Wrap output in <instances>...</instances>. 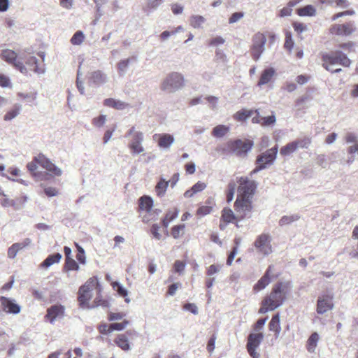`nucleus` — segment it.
I'll return each instance as SVG.
<instances>
[{
    "label": "nucleus",
    "instance_id": "49",
    "mask_svg": "<svg viewBox=\"0 0 358 358\" xmlns=\"http://www.w3.org/2000/svg\"><path fill=\"white\" fill-rule=\"evenodd\" d=\"M294 141L296 143L297 145V149L299 148H308L311 143V140L308 137H305L302 139H299Z\"/></svg>",
    "mask_w": 358,
    "mask_h": 358
},
{
    "label": "nucleus",
    "instance_id": "33",
    "mask_svg": "<svg viewBox=\"0 0 358 358\" xmlns=\"http://www.w3.org/2000/svg\"><path fill=\"white\" fill-rule=\"evenodd\" d=\"M169 185V182H167L166 179L161 178L155 187L157 195L159 197L164 196Z\"/></svg>",
    "mask_w": 358,
    "mask_h": 358
},
{
    "label": "nucleus",
    "instance_id": "37",
    "mask_svg": "<svg viewBox=\"0 0 358 358\" xmlns=\"http://www.w3.org/2000/svg\"><path fill=\"white\" fill-rule=\"evenodd\" d=\"M22 109V106L20 104H16L14 106L13 108L10 110L8 111L3 117V120L6 121H9L17 117Z\"/></svg>",
    "mask_w": 358,
    "mask_h": 358
},
{
    "label": "nucleus",
    "instance_id": "44",
    "mask_svg": "<svg viewBox=\"0 0 358 358\" xmlns=\"http://www.w3.org/2000/svg\"><path fill=\"white\" fill-rule=\"evenodd\" d=\"M113 289L117 292L120 296L126 297L128 294V291L124 288L119 282H113L112 283Z\"/></svg>",
    "mask_w": 358,
    "mask_h": 358
},
{
    "label": "nucleus",
    "instance_id": "56",
    "mask_svg": "<svg viewBox=\"0 0 358 358\" xmlns=\"http://www.w3.org/2000/svg\"><path fill=\"white\" fill-rule=\"evenodd\" d=\"M206 187V184L201 181H198L191 188L194 190V193H198L203 191Z\"/></svg>",
    "mask_w": 358,
    "mask_h": 358
},
{
    "label": "nucleus",
    "instance_id": "64",
    "mask_svg": "<svg viewBox=\"0 0 358 358\" xmlns=\"http://www.w3.org/2000/svg\"><path fill=\"white\" fill-rule=\"evenodd\" d=\"M285 46L289 50H291L294 46V41H292V34L290 33L287 32L286 34Z\"/></svg>",
    "mask_w": 358,
    "mask_h": 358
},
{
    "label": "nucleus",
    "instance_id": "32",
    "mask_svg": "<svg viewBox=\"0 0 358 358\" xmlns=\"http://www.w3.org/2000/svg\"><path fill=\"white\" fill-rule=\"evenodd\" d=\"M296 13L299 16H314L316 14V9L312 5H306L296 9Z\"/></svg>",
    "mask_w": 358,
    "mask_h": 358
},
{
    "label": "nucleus",
    "instance_id": "12",
    "mask_svg": "<svg viewBox=\"0 0 358 358\" xmlns=\"http://www.w3.org/2000/svg\"><path fill=\"white\" fill-rule=\"evenodd\" d=\"M0 302L3 311L8 314L17 315L21 311V306L17 304L14 299L1 296Z\"/></svg>",
    "mask_w": 358,
    "mask_h": 358
},
{
    "label": "nucleus",
    "instance_id": "28",
    "mask_svg": "<svg viewBox=\"0 0 358 358\" xmlns=\"http://www.w3.org/2000/svg\"><path fill=\"white\" fill-rule=\"evenodd\" d=\"M115 344L124 351L131 350V345L125 334H119L115 339Z\"/></svg>",
    "mask_w": 358,
    "mask_h": 358
},
{
    "label": "nucleus",
    "instance_id": "4",
    "mask_svg": "<svg viewBox=\"0 0 358 358\" xmlns=\"http://www.w3.org/2000/svg\"><path fill=\"white\" fill-rule=\"evenodd\" d=\"M253 146L251 140L243 141L241 139L229 141L227 143V149L229 152L236 154L238 157L246 155Z\"/></svg>",
    "mask_w": 358,
    "mask_h": 358
},
{
    "label": "nucleus",
    "instance_id": "6",
    "mask_svg": "<svg viewBox=\"0 0 358 358\" xmlns=\"http://www.w3.org/2000/svg\"><path fill=\"white\" fill-rule=\"evenodd\" d=\"M278 146L275 145L273 148L266 150L265 152L257 156L255 164H259L261 166H266V169L272 166L277 157Z\"/></svg>",
    "mask_w": 358,
    "mask_h": 358
},
{
    "label": "nucleus",
    "instance_id": "60",
    "mask_svg": "<svg viewBox=\"0 0 358 358\" xmlns=\"http://www.w3.org/2000/svg\"><path fill=\"white\" fill-rule=\"evenodd\" d=\"M125 315L122 313H110L108 315L109 321H115L122 320Z\"/></svg>",
    "mask_w": 358,
    "mask_h": 358
},
{
    "label": "nucleus",
    "instance_id": "58",
    "mask_svg": "<svg viewBox=\"0 0 358 358\" xmlns=\"http://www.w3.org/2000/svg\"><path fill=\"white\" fill-rule=\"evenodd\" d=\"M212 211V207L208 206H202L199 207L197 210V214L204 216L206 215Z\"/></svg>",
    "mask_w": 358,
    "mask_h": 358
},
{
    "label": "nucleus",
    "instance_id": "19",
    "mask_svg": "<svg viewBox=\"0 0 358 358\" xmlns=\"http://www.w3.org/2000/svg\"><path fill=\"white\" fill-rule=\"evenodd\" d=\"M272 266H269L266 269L264 275L257 281L254 285V290L259 292L264 289L271 282L270 273L271 271Z\"/></svg>",
    "mask_w": 358,
    "mask_h": 358
},
{
    "label": "nucleus",
    "instance_id": "2",
    "mask_svg": "<svg viewBox=\"0 0 358 358\" xmlns=\"http://www.w3.org/2000/svg\"><path fill=\"white\" fill-rule=\"evenodd\" d=\"M184 85V76L180 73L172 72L162 83L161 90L168 93H173L181 90Z\"/></svg>",
    "mask_w": 358,
    "mask_h": 358
},
{
    "label": "nucleus",
    "instance_id": "10",
    "mask_svg": "<svg viewBox=\"0 0 358 358\" xmlns=\"http://www.w3.org/2000/svg\"><path fill=\"white\" fill-rule=\"evenodd\" d=\"M270 236L268 234H262L258 236L254 242V246L258 251L264 255H269L271 252V246L269 244Z\"/></svg>",
    "mask_w": 358,
    "mask_h": 358
},
{
    "label": "nucleus",
    "instance_id": "47",
    "mask_svg": "<svg viewBox=\"0 0 358 358\" xmlns=\"http://www.w3.org/2000/svg\"><path fill=\"white\" fill-rule=\"evenodd\" d=\"M313 99V97L312 94L310 93L306 92L304 95L296 99V106L300 107L306 102L312 101Z\"/></svg>",
    "mask_w": 358,
    "mask_h": 358
},
{
    "label": "nucleus",
    "instance_id": "5",
    "mask_svg": "<svg viewBox=\"0 0 358 358\" xmlns=\"http://www.w3.org/2000/svg\"><path fill=\"white\" fill-rule=\"evenodd\" d=\"M266 43V38L264 34L258 32L253 36L250 53L254 60L257 61L259 59L264 51Z\"/></svg>",
    "mask_w": 358,
    "mask_h": 358
},
{
    "label": "nucleus",
    "instance_id": "36",
    "mask_svg": "<svg viewBox=\"0 0 358 358\" xmlns=\"http://www.w3.org/2000/svg\"><path fill=\"white\" fill-rule=\"evenodd\" d=\"M297 150V145L294 141H292L282 147L280 153L282 156H288Z\"/></svg>",
    "mask_w": 358,
    "mask_h": 358
},
{
    "label": "nucleus",
    "instance_id": "54",
    "mask_svg": "<svg viewBox=\"0 0 358 358\" xmlns=\"http://www.w3.org/2000/svg\"><path fill=\"white\" fill-rule=\"evenodd\" d=\"M106 121V115H101L98 117L93 119V124L97 127H101L105 124Z\"/></svg>",
    "mask_w": 358,
    "mask_h": 358
},
{
    "label": "nucleus",
    "instance_id": "1",
    "mask_svg": "<svg viewBox=\"0 0 358 358\" xmlns=\"http://www.w3.org/2000/svg\"><path fill=\"white\" fill-rule=\"evenodd\" d=\"M285 285L282 282L275 284L270 294L264 299V305L271 306V310H275L283 304L286 300Z\"/></svg>",
    "mask_w": 358,
    "mask_h": 358
},
{
    "label": "nucleus",
    "instance_id": "61",
    "mask_svg": "<svg viewBox=\"0 0 358 358\" xmlns=\"http://www.w3.org/2000/svg\"><path fill=\"white\" fill-rule=\"evenodd\" d=\"M238 251H237V247H234L231 250V251L230 252V253L228 255V257L227 259V264L228 266H231L234 259V257L236 255Z\"/></svg>",
    "mask_w": 358,
    "mask_h": 358
},
{
    "label": "nucleus",
    "instance_id": "7",
    "mask_svg": "<svg viewBox=\"0 0 358 358\" xmlns=\"http://www.w3.org/2000/svg\"><path fill=\"white\" fill-rule=\"evenodd\" d=\"M252 208V200L241 199L239 196L234 203V209L239 220L250 217Z\"/></svg>",
    "mask_w": 358,
    "mask_h": 358
},
{
    "label": "nucleus",
    "instance_id": "52",
    "mask_svg": "<svg viewBox=\"0 0 358 358\" xmlns=\"http://www.w3.org/2000/svg\"><path fill=\"white\" fill-rule=\"evenodd\" d=\"M185 224L175 225L171 229V236L173 238L177 239L180 237V233L181 230L185 229Z\"/></svg>",
    "mask_w": 358,
    "mask_h": 358
},
{
    "label": "nucleus",
    "instance_id": "51",
    "mask_svg": "<svg viewBox=\"0 0 358 358\" xmlns=\"http://www.w3.org/2000/svg\"><path fill=\"white\" fill-rule=\"evenodd\" d=\"M94 303L95 305L93 307L102 306L103 308H108L110 306V303L108 300L103 299L101 297V296H97Z\"/></svg>",
    "mask_w": 358,
    "mask_h": 358
},
{
    "label": "nucleus",
    "instance_id": "40",
    "mask_svg": "<svg viewBox=\"0 0 358 358\" xmlns=\"http://www.w3.org/2000/svg\"><path fill=\"white\" fill-rule=\"evenodd\" d=\"M236 189V184L234 181H231L229 182L227 185V203H230L234 199V194Z\"/></svg>",
    "mask_w": 358,
    "mask_h": 358
},
{
    "label": "nucleus",
    "instance_id": "18",
    "mask_svg": "<svg viewBox=\"0 0 358 358\" xmlns=\"http://www.w3.org/2000/svg\"><path fill=\"white\" fill-rule=\"evenodd\" d=\"M88 284H84L82 285L78 290V300L82 308L85 307L88 304L89 301L92 298V292L88 287Z\"/></svg>",
    "mask_w": 358,
    "mask_h": 358
},
{
    "label": "nucleus",
    "instance_id": "3",
    "mask_svg": "<svg viewBox=\"0 0 358 358\" xmlns=\"http://www.w3.org/2000/svg\"><path fill=\"white\" fill-rule=\"evenodd\" d=\"M237 182L239 183L238 192L241 199L252 200L256 189L257 183L255 180H250L247 177L237 178Z\"/></svg>",
    "mask_w": 358,
    "mask_h": 358
},
{
    "label": "nucleus",
    "instance_id": "20",
    "mask_svg": "<svg viewBox=\"0 0 358 358\" xmlns=\"http://www.w3.org/2000/svg\"><path fill=\"white\" fill-rule=\"evenodd\" d=\"M154 204L152 198L148 195H143L138 199L139 209L150 213Z\"/></svg>",
    "mask_w": 358,
    "mask_h": 358
},
{
    "label": "nucleus",
    "instance_id": "30",
    "mask_svg": "<svg viewBox=\"0 0 358 358\" xmlns=\"http://www.w3.org/2000/svg\"><path fill=\"white\" fill-rule=\"evenodd\" d=\"M300 218L301 216L298 213L292 214L290 215H284L279 220L278 224L280 227L289 225L293 222L298 221Z\"/></svg>",
    "mask_w": 358,
    "mask_h": 358
},
{
    "label": "nucleus",
    "instance_id": "24",
    "mask_svg": "<svg viewBox=\"0 0 358 358\" xmlns=\"http://www.w3.org/2000/svg\"><path fill=\"white\" fill-rule=\"evenodd\" d=\"M62 258V255L59 252L50 255L43 261L41 264V266L48 268L55 263L59 262Z\"/></svg>",
    "mask_w": 358,
    "mask_h": 358
},
{
    "label": "nucleus",
    "instance_id": "45",
    "mask_svg": "<svg viewBox=\"0 0 358 358\" xmlns=\"http://www.w3.org/2000/svg\"><path fill=\"white\" fill-rule=\"evenodd\" d=\"M129 322L127 320H124L122 322H114L110 324V331H122L126 328L129 324Z\"/></svg>",
    "mask_w": 358,
    "mask_h": 358
},
{
    "label": "nucleus",
    "instance_id": "57",
    "mask_svg": "<svg viewBox=\"0 0 358 358\" xmlns=\"http://www.w3.org/2000/svg\"><path fill=\"white\" fill-rule=\"evenodd\" d=\"M266 320L267 317L259 319L254 324L253 329L255 331H259V330H261L264 327Z\"/></svg>",
    "mask_w": 358,
    "mask_h": 358
},
{
    "label": "nucleus",
    "instance_id": "17",
    "mask_svg": "<svg viewBox=\"0 0 358 358\" xmlns=\"http://www.w3.org/2000/svg\"><path fill=\"white\" fill-rule=\"evenodd\" d=\"M64 314V307L62 305L50 306L47 311L46 317L51 324H53L57 318L62 317Z\"/></svg>",
    "mask_w": 358,
    "mask_h": 358
},
{
    "label": "nucleus",
    "instance_id": "50",
    "mask_svg": "<svg viewBox=\"0 0 358 358\" xmlns=\"http://www.w3.org/2000/svg\"><path fill=\"white\" fill-rule=\"evenodd\" d=\"M159 228L158 224H152L150 229V231L153 238L157 240H161L162 238V234L159 233Z\"/></svg>",
    "mask_w": 358,
    "mask_h": 358
},
{
    "label": "nucleus",
    "instance_id": "13",
    "mask_svg": "<svg viewBox=\"0 0 358 358\" xmlns=\"http://www.w3.org/2000/svg\"><path fill=\"white\" fill-rule=\"evenodd\" d=\"M264 338L263 333H250L248 337L246 348L248 353L257 352V350Z\"/></svg>",
    "mask_w": 358,
    "mask_h": 358
},
{
    "label": "nucleus",
    "instance_id": "39",
    "mask_svg": "<svg viewBox=\"0 0 358 358\" xmlns=\"http://www.w3.org/2000/svg\"><path fill=\"white\" fill-rule=\"evenodd\" d=\"M319 340V334L317 332L313 333L308 340L307 349L309 352H313L317 346Z\"/></svg>",
    "mask_w": 358,
    "mask_h": 358
},
{
    "label": "nucleus",
    "instance_id": "8",
    "mask_svg": "<svg viewBox=\"0 0 358 358\" xmlns=\"http://www.w3.org/2000/svg\"><path fill=\"white\" fill-rule=\"evenodd\" d=\"M323 61L329 65L339 64L343 66H350L351 64L350 59L341 50H336L331 54L324 55Z\"/></svg>",
    "mask_w": 358,
    "mask_h": 358
},
{
    "label": "nucleus",
    "instance_id": "41",
    "mask_svg": "<svg viewBox=\"0 0 358 358\" xmlns=\"http://www.w3.org/2000/svg\"><path fill=\"white\" fill-rule=\"evenodd\" d=\"M28 196L26 195L22 196L21 197L17 198L16 199H13L15 205L13 206V208L15 210H19L23 208L25 206V203L28 201Z\"/></svg>",
    "mask_w": 358,
    "mask_h": 358
},
{
    "label": "nucleus",
    "instance_id": "59",
    "mask_svg": "<svg viewBox=\"0 0 358 358\" xmlns=\"http://www.w3.org/2000/svg\"><path fill=\"white\" fill-rule=\"evenodd\" d=\"M98 329H99V332L102 334L107 335L112 332V331H110V324L108 325L106 323L101 324L98 327Z\"/></svg>",
    "mask_w": 358,
    "mask_h": 358
},
{
    "label": "nucleus",
    "instance_id": "25",
    "mask_svg": "<svg viewBox=\"0 0 358 358\" xmlns=\"http://www.w3.org/2000/svg\"><path fill=\"white\" fill-rule=\"evenodd\" d=\"M333 305L329 303L328 299L324 298H319L317 303V313L319 315H322L327 312L329 310L332 309Z\"/></svg>",
    "mask_w": 358,
    "mask_h": 358
},
{
    "label": "nucleus",
    "instance_id": "35",
    "mask_svg": "<svg viewBox=\"0 0 358 358\" xmlns=\"http://www.w3.org/2000/svg\"><path fill=\"white\" fill-rule=\"evenodd\" d=\"M238 217L234 213L231 209L224 208L222 210V220H223L227 224L232 222L234 220Z\"/></svg>",
    "mask_w": 358,
    "mask_h": 358
},
{
    "label": "nucleus",
    "instance_id": "9",
    "mask_svg": "<svg viewBox=\"0 0 358 358\" xmlns=\"http://www.w3.org/2000/svg\"><path fill=\"white\" fill-rule=\"evenodd\" d=\"M34 161L39 164L48 171L50 172L53 176H60L62 174V169L53 164L50 159L47 158L43 154H39L37 157H35Z\"/></svg>",
    "mask_w": 358,
    "mask_h": 358
},
{
    "label": "nucleus",
    "instance_id": "43",
    "mask_svg": "<svg viewBox=\"0 0 358 358\" xmlns=\"http://www.w3.org/2000/svg\"><path fill=\"white\" fill-rule=\"evenodd\" d=\"M85 38L84 34L82 31H77L71 38V43L73 45H80Z\"/></svg>",
    "mask_w": 358,
    "mask_h": 358
},
{
    "label": "nucleus",
    "instance_id": "27",
    "mask_svg": "<svg viewBox=\"0 0 358 358\" xmlns=\"http://www.w3.org/2000/svg\"><path fill=\"white\" fill-rule=\"evenodd\" d=\"M268 328L270 331L275 332V338H278L281 331L280 316L278 314H275L272 317L268 324Z\"/></svg>",
    "mask_w": 358,
    "mask_h": 358
},
{
    "label": "nucleus",
    "instance_id": "21",
    "mask_svg": "<svg viewBox=\"0 0 358 358\" xmlns=\"http://www.w3.org/2000/svg\"><path fill=\"white\" fill-rule=\"evenodd\" d=\"M275 71L273 68L269 67L265 69L261 74L260 78L258 81L257 85L262 86L268 83L273 76H274Z\"/></svg>",
    "mask_w": 358,
    "mask_h": 358
},
{
    "label": "nucleus",
    "instance_id": "48",
    "mask_svg": "<svg viewBox=\"0 0 358 358\" xmlns=\"http://www.w3.org/2000/svg\"><path fill=\"white\" fill-rule=\"evenodd\" d=\"M205 22V18L201 15H192L191 24L194 28H199Z\"/></svg>",
    "mask_w": 358,
    "mask_h": 358
},
{
    "label": "nucleus",
    "instance_id": "11",
    "mask_svg": "<svg viewBox=\"0 0 358 358\" xmlns=\"http://www.w3.org/2000/svg\"><path fill=\"white\" fill-rule=\"evenodd\" d=\"M356 30L355 22L350 21L345 24H335L331 27V32L338 36H349Z\"/></svg>",
    "mask_w": 358,
    "mask_h": 358
},
{
    "label": "nucleus",
    "instance_id": "14",
    "mask_svg": "<svg viewBox=\"0 0 358 358\" xmlns=\"http://www.w3.org/2000/svg\"><path fill=\"white\" fill-rule=\"evenodd\" d=\"M276 122V117L274 112H271V115L267 117L260 115L259 109H255V116L252 117V122L255 124H260L262 127H270L273 125Z\"/></svg>",
    "mask_w": 358,
    "mask_h": 358
},
{
    "label": "nucleus",
    "instance_id": "42",
    "mask_svg": "<svg viewBox=\"0 0 358 358\" xmlns=\"http://www.w3.org/2000/svg\"><path fill=\"white\" fill-rule=\"evenodd\" d=\"M80 268L79 265L73 259H66L65 260L64 269L66 271H78Z\"/></svg>",
    "mask_w": 358,
    "mask_h": 358
},
{
    "label": "nucleus",
    "instance_id": "34",
    "mask_svg": "<svg viewBox=\"0 0 358 358\" xmlns=\"http://www.w3.org/2000/svg\"><path fill=\"white\" fill-rule=\"evenodd\" d=\"M38 60L36 57L30 56L26 59L25 63L27 65H28L30 67L33 66L34 67L33 71L35 73H38V74H43L45 73V69H41L38 67Z\"/></svg>",
    "mask_w": 358,
    "mask_h": 358
},
{
    "label": "nucleus",
    "instance_id": "23",
    "mask_svg": "<svg viewBox=\"0 0 358 358\" xmlns=\"http://www.w3.org/2000/svg\"><path fill=\"white\" fill-rule=\"evenodd\" d=\"M174 142V138L169 134H162L159 136L158 145L164 149L169 148Z\"/></svg>",
    "mask_w": 358,
    "mask_h": 358
},
{
    "label": "nucleus",
    "instance_id": "29",
    "mask_svg": "<svg viewBox=\"0 0 358 358\" xmlns=\"http://www.w3.org/2000/svg\"><path fill=\"white\" fill-rule=\"evenodd\" d=\"M1 58L6 62L15 65L17 63V55L15 51L11 50H3L1 53Z\"/></svg>",
    "mask_w": 358,
    "mask_h": 358
},
{
    "label": "nucleus",
    "instance_id": "53",
    "mask_svg": "<svg viewBox=\"0 0 358 358\" xmlns=\"http://www.w3.org/2000/svg\"><path fill=\"white\" fill-rule=\"evenodd\" d=\"M243 17H244V13L243 12H242V11H241V12H235L229 17V24L235 23L236 22H238L239 20H241V18H243Z\"/></svg>",
    "mask_w": 358,
    "mask_h": 358
},
{
    "label": "nucleus",
    "instance_id": "31",
    "mask_svg": "<svg viewBox=\"0 0 358 358\" xmlns=\"http://www.w3.org/2000/svg\"><path fill=\"white\" fill-rule=\"evenodd\" d=\"M255 114V110L242 109L234 114V119L238 121H245Z\"/></svg>",
    "mask_w": 358,
    "mask_h": 358
},
{
    "label": "nucleus",
    "instance_id": "62",
    "mask_svg": "<svg viewBox=\"0 0 358 358\" xmlns=\"http://www.w3.org/2000/svg\"><path fill=\"white\" fill-rule=\"evenodd\" d=\"M185 267V263L182 261L177 260L174 263V268L176 272L180 273L182 272Z\"/></svg>",
    "mask_w": 358,
    "mask_h": 358
},
{
    "label": "nucleus",
    "instance_id": "55",
    "mask_svg": "<svg viewBox=\"0 0 358 358\" xmlns=\"http://www.w3.org/2000/svg\"><path fill=\"white\" fill-rule=\"evenodd\" d=\"M183 308L185 310L191 312L194 315H197L198 314V308H197V306L194 303H185L184 305Z\"/></svg>",
    "mask_w": 358,
    "mask_h": 358
},
{
    "label": "nucleus",
    "instance_id": "16",
    "mask_svg": "<svg viewBox=\"0 0 358 358\" xmlns=\"http://www.w3.org/2000/svg\"><path fill=\"white\" fill-rule=\"evenodd\" d=\"M143 141V134L141 131H137L133 135L132 141L129 143V148L131 150L132 154H140L144 151L141 143Z\"/></svg>",
    "mask_w": 358,
    "mask_h": 358
},
{
    "label": "nucleus",
    "instance_id": "38",
    "mask_svg": "<svg viewBox=\"0 0 358 358\" xmlns=\"http://www.w3.org/2000/svg\"><path fill=\"white\" fill-rule=\"evenodd\" d=\"M229 129L228 127L220 124L213 129L212 134L215 137L222 138L226 135Z\"/></svg>",
    "mask_w": 358,
    "mask_h": 358
},
{
    "label": "nucleus",
    "instance_id": "15",
    "mask_svg": "<svg viewBox=\"0 0 358 358\" xmlns=\"http://www.w3.org/2000/svg\"><path fill=\"white\" fill-rule=\"evenodd\" d=\"M88 79L90 85L96 87L104 85L108 80L107 75L101 70L91 72Z\"/></svg>",
    "mask_w": 358,
    "mask_h": 358
},
{
    "label": "nucleus",
    "instance_id": "63",
    "mask_svg": "<svg viewBox=\"0 0 358 358\" xmlns=\"http://www.w3.org/2000/svg\"><path fill=\"white\" fill-rule=\"evenodd\" d=\"M14 66L22 73L28 76V70L22 62L18 61L17 63H15Z\"/></svg>",
    "mask_w": 358,
    "mask_h": 358
},
{
    "label": "nucleus",
    "instance_id": "46",
    "mask_svg": "<svg viewBox=\"0 0 358 358\" xmlns=\"http://www.w3.org/2000/svg\"><path fill=\"white\" fill-rule=\"evenodd\" d=\"M85 284L89 285L88 287H90V290L91 292L94 288H96L99 292H101V285L96 277L90 278Z\"/></svg>",
    "mask_w": 358,
    "mask_h": 358
},
{
    "label": "nucleus",
    "instance_id": "26",
    "mask_svg": "<svg viewBox=\"0 0 358 358\" xmlns=\"http://www.w3.org/2000/svg\"><path fill=\"white\" fill-rule=\"evenodd\" d=\"M137 61L136 56H132L125 59L120 60L117 64V70L120 76L125 74L127 68L131 62H136Z\"/></svg>",
    "mask_w": 358,
    "mask_h": 358
},
{
    "label": "nucleus",
    "instance_id": "22",
    "mask_svg": "<svg viewBox=\"0 0 358 358\" xmlns=\"http://www.w3.org/2000/svg\"><path fill=\"white\" fill-rule=\"evenodd\" d=\"M27 167L32 176L38 179L48 180L50 177V175L47 172H36L38 167L36 164L34 162L28 163Z\"/></svg>",
    "mask_w": 358,
    "mask_h": 358
}]
</instances>
